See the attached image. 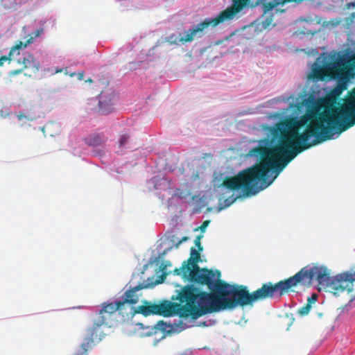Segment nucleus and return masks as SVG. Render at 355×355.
<instances>
[{"instance_id":"f257e3e1","label":"nucleus","mask_w":355,"mask_h":355,"mask_svg":"<svg viewBox=\"0 0 355 355\" xmlns=\"http://www.w3.org/2000/svg\"><path fill=\"white\" fill-rule=\"evenodd\" d=\"M348 80L337 81L336 86L325 97L314 101L300 119L291 116L277 122L271 130L274 137L281 140L272 150L288 153V162L304 150L354 126L355 87L347 92L343 104L338 101L347 89Z\"/></svg>"},{"instance_id":"f03ea898","label":"nucleus","mask_w":355,"mask_h":355,"mask_svg":"<svg viewBox=\"0 0 355 355\" xmlns=\"http://www.w3.org/2000/svg\"><path fill=\"white\" fill-rule=\"evenodd\" d=\"M315 281L312 266H306L292 277L275 284L267 282L261 288L250 293L246 286L231 285L221 279H214L210 286L209 293L201 291L194 286L196 297L197 319L211 313L233 309L236 307L252 306L256 302L276 297H282L297 286L311 287Z\"/></svg>"},{"instance_id":"7ed1b4c3","label":"nucleus","mask_w":355,"mask_h":355,"mask_svg":"<svg viewBox=\"0 0 355 355\" xmlns=\"http://www.w3.org/2000/svg\"><path fill=\"white\" fill-rule=\"evenodd\" d=\"M266 126L264 129L271 136V139L265 138L259 141V146L252 148L248 155L258 157L259 162L239 172L233 177H226L220 186L232 191L243 189L247 194H256L260 190L268 187L278 176V174L268 180V173L272 170L277 173L294 158L287 162L290 158L288 153H280L272 149L280 143V137H274L272 128Z\"/></svg>"},{"instance_id":"20e7f679","label":"nucleus","mask_w":355,"mask_h":355,"mask_svg":"<svg viewBox=\"0 0 355 355\" xmlns=\"http://www.w3.org/2000/svg\"><path fill=\"white\" fill-rule=\"evenodd\" d=\"M176 300L180 302L165 300L159 304L146 302L145 304L139 306L137 313L148 316L151 314L169 317L178 315L180 318H191L197 319L196 297L193 285L184 286L177 295Z\"/></svg>"},{"instance_id":"39448f33","label":"nucleus","mask_w":355,"mask_h":355,"mask_svg":"<svg viewBox=\"0 0 355 355\" xmlns=\"http://www.w3.org/2000/svg\"><path fill=\"white\" fill-rule=\"evenodd\" d=\"M312 269L319 291L324 290L336 296L345 291L347 293L355 292V270L331 277L330 270L324 266L313 264Z\"/></svg>"},{"instance_id":"423d86ee","label":"nucleus","mask_w":355,"mask_h":355,"mask_svg":"<svg viewBox=\"0 0 355 355\" xmlns=\"http://www.w3.org/2000/svg\"><path fill=\"white\" fill-rule=\"evenodd\" d=\"M318 80H349V73L345 60L339 57L336 60L324 62L322 65H315L310 76Z\"/></svg>"},{"instance_id":"0eeeda50","label":"nucleus","mask_w":355,"mask_h":355,"mask_svg":"<svg viewBox=\"0 0 355 355\" xmlns=\"http://www.w3.org/2000/svg\"><path fill=\"white\" fill-rule=\"evenodd\" d=\"M192 247L190 251V257L184 261V268L190 272V282L198 284L210 286L211 282L215 279V274L213 270L207 268H200L198 263L200 261V254Z\"/></svg>"},{"instance_id":"6e6552de","label":"nucleus","mask_w":355,"mask_h":355,"mask_svg":"<svg viewBox=\"0 0 355 355\" xmlns=\"http://www.w3.org/2000/svg\"><path fill=\"white\" fill-rule=\"evenodd\" d=\"M225 20L220 14L214 18H206L202 21L194 26L192 28L185 31L184 36L180 38V42L182 44L191 42L195 38H201L205 34V31L209 27H216Z\"/></svg>"},{"instance_id":"1a4fd4ad","label":"nucleus","mask_w":355,"mask_h":355,"mask_svg":"<svg viewBox=\"0 0 355 355\" xmlns=\"http://www.w3.org/2000/svg\"><path fill=\"white\" fill-rule=\"evenodd\" d=\"M248 0H233L232 6L227 8L219 14L225 21L232 19L246 5Z\"/></svg>"},{"instance_id":"9d476101","label":"nucleus","mask_w":355,"mask_h":355,"mask_svg":"<svg viewBox=\"0 0 355 355\" xmlns=\"http://www.w3.org/2000/svg\"><path fill=\"white\" fill-rule=\"evenodd\" d=\"M147 288V285L144 284H139V285L130 288V289H128L122 295V303L123 304H127L129 302V304H132V305H135L138 302L139 299V295H138L137 293L139 291H141L143 288Z\"/></svg>"},{"instance_id":"9b49d317","label":"nucleus","mask_w":355,"mask_h":355,"mask_svg":"<svg viewBox=\"0 0 355 355\" xmlns=\"http://www.w3.org/2000/svg\"><path fill=\"white\" fill-rule=\"evenodd\" d=\"M114 320H115V317L101 308L99 310L96 318L94 320L93 327L97 329L102 326L111 327Z\"/></svg>"},{"instance_id":"f8f14e48","label":"nucleus","mask_w":355,"mask_h":355,"mask_svg":"<svg viewBox=\"0 0 355 355\" xmlns=\"http://www.w3.org/2000/svg\"><path fill=\"white\" fill-rule=\"evenodd\" d=\"M17 62L22 65V68L16 73L21 72L24 69H31L33 71H37L40 67V63L35 60L34 56L31 53H26L17 60Z\"/></svg>"},{"instance_id":"ddd939ff","label":"nucleus","mask_w":355,"mask_h":355,"mask_svg":"<svg viewBox=\"0 0 355 355\" xmlns=\"http://www.w3.org/2000/svg\"><path fill=\"white\" fill-rule=\"evenodd\" d=\"M30 44H31V39H28L25 42L19 41L16 43L10 50L8 55H3L0 58V67L3 66L6 61H10L11 57L15 53L19 55V50L26 48Z\"/></svg>"},{"instance_id":"4468645a","label":"nucleus","mask_w":355,"mask_h":355,"mask_svg":"<svg viewBox=\"0 0 355 355\" xmlns=\"http://www.w3.org/2000/svg\"><path fill=\"white\" fill-rule=\"evenodd\" d=\"M116 302L117 306H119L117 309V311L123 317L133 316L135 313H137V310H136L134 305H132V304H129V302H128L127 304L124 303L121 304L122 300L117 301Z\"/></svg>"},{"instance_id":"2eb2a0df","label":"nucleus","mask_w":355,"mask_h":355,"mask_svg":"<svg viewBox=\"0 0 355 355\" xmlns=\"http://www.w3.org/2000/svg\"><path fill=\"white\" fill-rule=\"evenodd\" d=\"M96 329H95L94 327H92V329H89L90 336L89 337L86 338L84 340L83 343L80 345V348L83 350V352L81 354H76L74 355H86L88 349L92 348L93 343H94L93 336H94V331H96Z\"/></svg>"},{"instance_id":"dca6fc26","label":"nucleus","mask_w":355,"mask_h":355,"mask_svg":"<svg viewBox=\"0 0 355 355\" xmlns=\"http://www.w3.org/2000/svg\"><path fill=\"white\" fill-rule=\"evenodd\" d=\"M117 302H103L101 304V308L105 310L107 313L115 317V313L117 311Z\"/></svg>"},{"instance_id":"f3484780","label":"nucleus","mask_w":355,"mask_h":355,"mask_svg":"<svg viewBox=\"0 0 355 355\" xmlns=\"http://www.w3.org/2000/svg\"><path fill=\"white\" fill-rule=\"evenodd\" d=\"M190 272H191V269L189 270L184 268V262L182 263V266L180 268H175L174 270V273L177 275H182V277L186 278L190 281Z\"/></svg>"},{"instance_id":"a211bd4d","label":"nucleus","mask_w":355,"mask_h":355,"mask_svg":"<svg viewBox=\"0 0 355 355\" xmlns=\"http://www.w3.org/2000/svg\"><path fill=\"white\" fill-rule=\"evenodd\" d=\"M103 139L99 135H94L89 139L88 144L91 146H98L101 144Z\"/></svg>"},{"instance_id":"6ab92c4d","label":"nucleus","mask_w":355,"mask_h":355,"mask_svg":"<svg viewBox=\"0 0 355 355\" xmlns=\"http://www.w3.org/2000/svg\"><path fill=\"white\" fill-rule=\"evenodd\" d=\"M311 308V305H310V303H306L304 306L299 309L298 313L301 315H306L309 313Z\"/></svg>"},{"instance_id":"aec40b11","label":"nucleus","mask_w":355,"mask_h":355,"mask_svg":"<svg viewBox=\"0 0 355 355\" xmlns=\"http://www.w3.org/2000/svg\"><path fill=\"white\" fill-rule=\"evenodd\" d=\"M129 138L130 137L128 135H121L119 141V147L124 146L127 144Z\"/></svg>"},{"instance_id":"412c9836","label":"nucleus","mask_w":355,"mask_h":355,"mask_svg":"<svg viewBox=\"0 0 355 355\" xmlns=\"http://www.w3.org/2000/svg\"><path fill=\"white\" fill-rule=\"evenodd\" d=\"M44 33L43 28H39L36 30L35 32L32 33L31 35V37L29 39H31V43L33 42L34 38L40 36Z\"/></svg>"},{"instance_id":"4be33fe9","label":"nucleus","mask_w":355,"mask_h":355,"mask_svg":"<svg viewBox=\"0 0 355 355\" xmlns=\"http://www.w3.org/2000/svg\"><path fill=\"white\" fill-rule=\"evenodd\" d=\"M202 237V236L199 235V236H196V239L194 241L195 245L198 248L199 251H202V249H203V248H202V246L201 245V243H200V239H201Z\"/></svg>"},{"instance_id":"5701e85b","label":"nucleus","mask_w":355,"mask_h":355,"mask_svg":"<svg viewBox=\"0 0 355 355\" xmlns=\"http://www.w3.org/2000/svg\"><path fill=\"white\" fill-rule=\"evenodd\" d=\"M17 117L19 121H23L24 119L26 120H30V118L26 116V114H24V113H19L17 115Z\"/></svg>"},{"instance_id":"b1692460","label":"nucleus","mask_w":355,"mask_h":355,"mask_svg":"<svg viewBox=\"0 0 355 355\" xmlns=\"http://www.w3.org/2000/svg\"><path fill=\"white\" fill-rule=\"evenodd\" d=\"M209 223V220H205L202 223V224L200 226L199 229L200 230L201 232H204L205 230V229L207 228V227L208 226Z\"/></svg>"},{"instance_id":"393cba45","label":"nucleus","mask_w":355,"mask_h":355,"mask_svg":"<svg viewBox=\"0 0 355 355\" xmlns=\"http://www.w3.org/2000/svg\"><path fill=\"white\" fill-rule=\"evenodd\" d=\"M316 301V295H313L312 297L308 298V302L311 305L312 303H314Z\"/></svg>"},{"instance_id":"a878e982","label":"nucleus","mask_w":355,"mask_h":355,"mask_svg":"<svg viewBox=\"0 0 355 355\" xmlns=\"http://www.w3.org/2000/svg\"><path fill=\"white\" fill-rule=\"evenodd\" d=\"M188 239V237L187 236H184L181 240H180L176 244H175V248H178L179 247V245L183 242V241H185Z\"/></svg>"},{"instance_id":"bb28decb","label":"nucleus","mask_w":355,"mask_h":355,"mask_svg":"<svg viewBox=\"0 0 355 355\" xmlns=\"http://www.w3.org/2000/svg\"><path fill=\"white\" fill-rule=\"evenodd\" d=\"M103 105H104V102L102 100V97H101V99L99 100V106H100V109L102 110V112H103Z\"/></svg>"},{"instance_id":"cd10ccee","label":"nucleus","mask_w":355,"mask_h":355,"mask_svg":"<svg viewBox=\"0 0 355 355\" xmlns=\"http://www.w3.org/2000/svg\"><path fill=\"white\" fill-rule=\"evenodd\" d=\"M83 76H84V72L83 71L79 72L78 73V79L82 80L83 78Z\"/></svg>"},{"instance_id":"c85d7f7f","label":"nucleus","mask_w":355,"mask_h":355,"mask_svg":"<svg viewBox=\"0 0 355 355\" xmlns=\"http://www.w3.org/2000/svg\"><path fill=\"white\" fill-rule=\"evenodd\" d=\"M351 61L352 62V64L355 65V54L351 57Z\"/></svg>"},{"instance_id":"c756f323","label":"nucleus","mask_w":355,"mask_h":355,"mask_svg":"<svg viewBox=\"0 0 355 355\" xmlns=\"http://www.w3.org/2000/svg\"><path fill=\"white\" fill-rule=\"evenodd\" d=\"M62 69H56V70H55V73H60V72H62Z\"/></svg>"},{"instance_id":"7c9ffc66","label":"nucleus","mask_w":355,"mask_h":355,"mask_svg":"<svg viewBox=\"0 0 355 355\" xmlns=\"http://www.w3.org/2000/svg\"><path fill=\"white\" fill-rule=\"evenodd\" d=\"M217 273H218V277L219 278V277H220V271H218H218H217Z\"/></svg>"},{"instance_id":"2f4dec72","label":"nucleus","mask_w":355,"mask_h":355,"mask_svg":"<svg viewBox=\"0 0 355 355\" xmlns=\"http://www.w3.org/2000/svg\"><path fill=\"white\" fill-rule=\"evenodd\" d=\"M74 75H75V73H71L70 76H73Z\"/></svg>"}]
</instances>
